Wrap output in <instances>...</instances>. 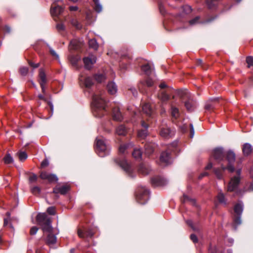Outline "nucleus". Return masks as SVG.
<instances>
[{
	"label": "nucleus",
	"instance_id": "nucleus-1",
	"mask_svg": "<svg viewBox=\"0 0 253 253\" xmlns=\"http://www.w3.org/2000/svg\"><path fill=\"white\" fill-rule=\"evenodd\" d=\"M211 157L218 163L223 161L225 159L228 162V165L225 166L222 164L223 170L227 169L230 172L234 171L233 164L235 161V154L233 151L228 150L225 152L222 147H216L212 150Z\"/></svg>",
	"mask_w": 253,
	"mask_h": 253
},
{
	"label": "nucleus",
	"instance_id": "nucleus-2",
	"mask_svg": "<svg viewBox=\"0 0 253 253\" xmlns=\"http://www.w3.org/2000/svg\"><path fill=\"white\" fill-rule=\"evenodd\" d=\"M38 224L41 226L43 232H47L48 235L45 239L46 244L53 245L56 242V237L52 234L51 220L45 213H39L36 217Z\"/></svg>",
	"mask_w": 253,
	"mask_h": 253
},
{
	"label": "nucleus",
	"instance_id": "nucleus-3",
	"mask_svg": "<svg viewBox=\"0 0 253 253\" xmlns=\"http://www.w3.org/2000/svg\"><path fill=\"white\" fill-rule=\"evenodd\" d=\"M92 99V112L95 117L101 118L106 113L105 101L100 96L93 94Z\"/></svg>",
	"mask_w": 253,
	"mask_h": 253
},
{
	"label": "nucleus",
	"instance_id": "nucleus-4",
	"mask_svg": "<svg viewBox=\"0 0 253 253\" xmlns=\"http://www.w3.org/2000/svg\"><path fill=\"white\" fill-rule=\"evenodd\" d=\"M177 94L180 97L182 102L184 103L187 110L190 112L193 111L196 107V102L188 90L186 89L179 90Z\"/></svg>",
	"mask_w": 253,
	"mask_h": 253
},
{
	"label": "nucleus",
	"instance_id": "nucleus-5",
	"mask_svg": "<svg viewBox=\"0 0 253 253\" xmlns=\"http://www.w3.org/2000/svg\"><path fill=\"white\" fill-rule=\"evenodd\" d=\"M95 150L99 156L104 157L109 154L110 147L103 139L96 138Z\"/></svg>",
	"mask_w": 253,
	"mask_h": 253
},
{
	"label": "nucleus",
	"instance_id": "nucleus-6",
	"mask_svg": "<svg viewBox=\"0 0 253 253\" xmlns=\"http://www.w3.org/2000/svg\"><path fill=\"white\" fill-rule=\"evenodd\" d=\"M135 197L138 203L145 204L149 200V191L144 187L139 186L135 192Z\"/></svg>",
	"mask_w": 253,
	"mask_h": 253
},
{
	"label": "nucleus",
	"instance_id": "nucleus-7",
	"mask_svg": "<svg viewBox=\"0 0 253 253\" xmlns=\"http://www.w3.org/2000/svg\"><path fill=\"white\" fill-rule=\"evenodd\" d=\"M234 214L233 217V226L236 230L237 226L241 224V215L243 211V205L241 203L236 204L234 208Z\"/></svg>",
	"mask_w": 253,
	"mask_h": 253
},
{
	"label": "nucleus",
	"instance_id": "nucleus-8",
	"mask_svg": "<svg viewBox=\"0 0 253 253\" xmlns=\"http://www.w3.org/2000/svg\"><path fill=\"white\" fill-rule=\"evenodd\" d=\"M113 161L114 164L121 167L130 177H133L131 167L122 156L114 158Z\"/></svg>",
	"mask_w": 253,
	"mask_h": 253
},
{
	"label": "nucleus",
	"instance_id": "nucleus-9",
	"mask_svg": "<svg viewBox=\"0 0 253 253\" xmlns=\"http://www.w3.org/2000/svg\"><path fill=\"white\" fill-rule=\"evenodd\" d=\"M159 134L165 139H169L175 134V131L167 125H161L159 127Z\"/></svg>",
	"mask_w": 253,
	"mask_h": 253
},
{
	"label": "nucleus",
	"instance_id": "nucleus-10",
	"mask_svg": "<svg viewBox=\"0 0 253 253\" xmlns=\"http://www.w3.org/2000/svg\"><path fill=\"white\" fill-rule=\"evenodd\" d=\"M217 15H215L213 16L208 17L205 20L200 21V18H201L200 16H197L193 19L190 20L189 21V23L190 25H195V24L199 23H201L204 24H208V23H211L212 21H213L215 19H216L217 18Z\"/></svg>",
	"mask_w": 253,
	"mask_h": 253
},
{
	"label": "nucleus",
	"instance_id": "nucleus-11",
	"mask_svg": "<svg viewBox=\"0 0 253 253\" xmlns=\"http://www.w3.org/2000/svg\"><path fill=\"white\" fill-rule=\"evenodd\" d=\"M39 176L42 180H47L49 183H55L58 180L56 174L50 173L45 171H41Z\"/></svg>",
	"mask_w": 253,
	"mask_h": 253
},
{
	"label": "nucleus",
	"instance_id": "nucleus-12",
	"mask_svg": "<svg viewBox=\"0 0 253 253\" xmlns=\"http://www.w3.org/2000/svg\"><path fill=\"white\" fill-rule=\"evenodd\" d=\"M77 233L79 237L85 239L92 238L94 235L93 230L90 228H79L78 229Z\"/></svg>",
	"mask_w": 253,
	"mask_h": 253
},
{
	"label": "nucleus",
	"instance_id": "nucleus-13",
	"mask_svg": "<svg viewBox=\"0 0 253 253\" xmlns=\"http://www.w3.org/2000/svg\"><path fill=\"white\" fill-rule=\"evenodd\" d=\"M240 182V177L238 176H235L232 177L228 183L227 186V190L229 192L235 191Z\"/></svg>",
	"mask_w": 253,
	"mask_h": 253
},
{
	"label": "nucleus",
	"instance_id": "nucleus-14",
	"mask_svg": "<svg viewBox=\"0 0 253 253\" xmlns=\"http://www.w3.org/2000/svg\"><path fill=\"white\" fill-rule=\"evenodd\" d=\"M96 61V57L93 55H91L88 57H85L83 58L84 68L88 70L92 69V65L95 63Z\"/></svg>",
	"mask_w": 253,
	"mask_h": 253
},
{
	"label": "nucleus",
	"instance_id": "nucleus-15",
	"mask_svg": "<svg viewBox=\"0 0 253 253\" xmlns=\"http://www.w3.org/2000/svg\"><path fill=\"white\" fill-rule=\"evenodd\" d=\"M151 183L153 187L161 186L165 185L166 183V180L160 176H155L151 178Z\"/></svg>",
	"mask_w": 253,
	"mask_h": 253
},
{
	"label": "nucleus",
	"instance_id": "nucleus-16",
	"mask_svg": "<svg viewBox=\"0 0 253 253\" xmlns=\"http://www.w3.org/2000/svg\"><path fill=\"white\" fill-rule=\"evenodd\" d=\"M70 190V187L67 185H64L61 187L55 186L53 189L52 193L56 194L55 196L57 198L58 196L57 194L60 193L62 195L66 194Z\"/></svg>",
	"mask_w": 253,
	"mask_h": 253
},
{
	"label": "nucleus",
	"instance_id": "nucleus-17",
	"mask_svg": "<svg viewBox=\"0 0 253 253\" xmlns=\"http://www.w3.org/2000/svg\"><path fill=\"white\" fill-rule=\"evenodd\" d=\"M170 153L168 151L163 152L160 156V160L165 165H168L170 163Z\"/></svg>",
	"mask_w": 253,
	"mask_h": 253
},
{
	"label": "nucleus",
	"instance_id": "nucleus-18",
	"mask_svg": "<svg viewBox=\"0 0 253 253\" xmlns=\"http://www.w3.org/2000/svg\"><path fill=\"white\" fill-rule=\"evenodd\" d=\"M40 81L39 83L42 88V92L44 94L45 92V85L47 83V79L45 73L43 71H40L39 74Z\"/></svg>",
	"mask_w": 253,
	"mask_h": 253
},
{
	"label": "nucleus",
	"instance_id": "nucleus-19",
	"mask_svg": "<svg viewBox=\"0 0 253 253\" xmlns=\"http://www.w3.org/2000/svg\"><path fill=\"white\" fill-rule=\"evenodd\" d=\"M155 147V143L147 142L144 145L145 154L147 156H150L154 152Z\"/></svg>",
	"mask_w": 253,
	"mask_h": 253
},
{
	"label": "nucleus",
	"instance_id": "nucleus-20",
	"mask_svg": "<svg viewBox=\"0 0 253 253\" xmlns=\"http://www.w3.org/2000/svg\"><path fill=\"white\" fill-rule=\"evenodd\" d=\"M154 84L153 81L150 78H147L145 82H141L138 85V88L140 91L144 93V91L143 88L145 87V84L147 86L151 87L153 86Z\"/></svg>",
	"mask_w": 253,
	"mask_h": 253
},
{
	"label": "nucleus",
	"instance_id": "nucleus-21",
	"mask_svg": "<svg viewBox=\"0 0 253 253\" xmlns=\"http://www.w3.org/2000/svg\"><path fill=\"white\" fill-rule=\"evenodd\" d=\"M151 169V168L148 165L144 163L140 164L138 167L139 172L143 175L149 174Z\"/></svg>",
	"mask_w": 253,
	"mask_h": 253
},
{
	"label": "nucleus",
	"instance_id": "nucleus-22",
	"mask_svg": "<svg viewBox=\"0 0 253 253\" xmlns=\"http://www.w3.org/2000/svg\"><path fill=\"white\" fill-rule=\"evenodd\" d=\"M112 117L114 120L116 121H122L123 116L119 108H114L112 110Z\"/></svg>",
	"mask_w": 253,
	"mask_h": 253
},
{
	"label": "nucleus",
	"instance_id": "nucleus-23",
	"mask_svg": "<svg viewBox=\"0 0 253 253\" xmlns=\"http://www.w3.org/2000/svg\"><path fill=\"white\" fill-rule=\"evenodd\" d=\"M81 47L82 43L77 40H72L70 42V50H79Z\"/></svg>",
	"mask_w": 253,
	"mask_h": 253
},
{
	"label": "nucleus",
	"instance_id": "nucleus-24",
	"mask_svg": "<svg viewBox=\"0 0 253 253\" xmlns=\"http://www.w3.org/2000/svg\"><path fill=\"white\" fill-rule=\"evenodd\" d=\"M108 92L111 94H114L117 91V86L113 82H110L107 85Z\"/></svg>",
	"mask_w": 253,
	"mask_h": 253
},
{
	"label": "nucleus",
	"instance_id": "nucleus-25",
	"mask_svg": "<svg viewBox=\"0 0 253 253\" xmlns=\"http://www.w3.org/2000/svg\"><path fill=\"white\" fill-rule=\"evenodd\" d=\"M242 151L245 156H248L253 152V149L250 144L247 143L243 145Z\"/></svg>",
	"mask_w": 253,
	"mask_h": 253
},
{
	"label": "nucleus",
	"instance_id": "nucleus-26",
	"mask_svg": "<svg viewBox=\"0 0 253 253\" xmlns=\"http://www.w3.org/2000/svg\"><path fill=\"white\" fill-rule=\"evenodd\" d=\"M165 90H160L158 94V96L159 98L162 101H167L170 98V96L167 93V91Z\"/></svg>",
	"mask_w": 253,
	"mask_h": 253
},
{
	"label": "nucleus",
	"instance_id": "nucleus-27",
	"mask_svg": "<svg viewBox=\"0 0 253 253\" xmlns=\"http://www.w3.org/2000/svg\"><path fill=\"white\" fill-rule=\"evenodd\" d=\"M63 8L60 6L57 5L55 7H52L50 12L52 16L57 17L63 12Z\"/></svg>",
	"mask_w": 253,
	"mask_h": 253
},
{
	"label": "nucleus",
	"instance_id": "nucleus-28",
	"mask_svg": "<svg viewBox=\"0 0 253 253\" xmlns=\"http://www.w3.org/2000/svg\"><path fill=\"white\" fill-rule=\"evenodd\" d=\"M142 110L147 115L150 116L153 113V110L149 103H145L142 106Z\"/></svg>",
	"mask_w": 253,
	"mask_h": 253
},
{
	"label": "nucleus",
	"instance_id": "nucleus-29",
	"mask_svg": "<svg viewBox=\"0 0 253 253\" xmlns=\"http://www.w3.org/2000/svg\"><path fill=\"white\" fill-rule=\"evenodd\" d=\"M218 0H206L208 8L211 10H214L217 5Z\"/></svg>",
	"mask_w": 253,
	"mask_h": 253
},
{
	"label": "nucleus",
	"instance_id": "nucleus-30",
	"mask_svg": "<svg viewBox=\"0 0 253 253\" xmlns=\"http://www.w3.org/2000/svg\"><path fill=\"white\" fill-rule=\"evenodd\" d=\"M69 59L74 66H77L78 62L81 60V57L79 55H71L69 56Z\"/></svg>",
	"mask_w": 253,
	"mask_h": 253
},
{
	"label": "nucleus",
	"instance_id": "nucleus-31",
	"mask_svg": "<svg viewBox=\"0 0 253 253\" xmlns=\"http://www.w3.org/2000/svg\"><path fill=\"white\" fill-rule=\"evenodd\" d=\"M116 132L119 135H125L127 133V129L124 125H121L117 127Z\"/></svg>",
	"mask_w": 253,
	"mask_h": 253
},
{
	"label": "nucleus",
	"instance_id": "nucleus-32",
	"mask_svg": "<svg viewBox=\"0 0 253 253\" xmlns=\"http://www.w3.org/2000/svg\"><path fill=\"white\" fill-rule=\"evenodd\" d=\"M93 78L98 83H101L105 80L106 77L102 74H96L93 75Z\"/></svg>",
	"mask_w": 253,
	"mask_h": 253
},
{
	"label": "nucleus",
	"instance_id": "nucleus-33",
	"mask_svg": "<svg viewBox=\"0 0 253 253\" xmlns=\"http://www.w3.org/2000/svg\"><path fill=\"white\" fill-rule=\"evenodd\" d=\"M84 86L87 88H90L93 84V79L90 77H87L84 80Z\"/></svg>",
	"mask_w": 253,
	"mask_h": 253
},
{
	"label": "nucleus",
	"instance_id": "nucleus-34",
	"mask_svg": "<svg viewBox=\"0 0 253 253\" xmlns=\"http://www.w3.org/2000/svg\"><path fill=\"white\" fill-rule=\"evenodd\" d=\"M148 130L146 128H142L138 131L137 136L141 139H145L148 135Z\"/></svg>",
	"mask_w": 253,
	"mask_h": 253
},
{
	"label": "nucleus",
	"instance_id": "nucleus-35",
	"mask_svg": "<svg viewBox=\"0 0 253 253\" xmlns=\"http://www.w3.org/2000/svg\"><path fill=\"white\" fill-rule=\"evenodd\" d=\"M216 198H217V199L218 202L220 204H223L225 205H227V203L226 202V199H225V196L223 193H222L221 192H219L217 195Z\"/></svg>",
	"mask_w": 253,
	"mask_h": 253
},
{
	"label": "nucleus",
	"instance_id": "nucleus-36",
	"mask_svg": "<svg viewBox=\"0 0 253 253\" xmlns=\"http://www.w3.org/2000/svg\"><path fill=\"white\" fill-rule=\"evenodd\" d=\"M88 44L90 48H91L95 50H97L98 44L95 39L89 40L88 41Z\"/></svg>",
	"mask_w": 253,
	"mask_h": 253
},
{
	"label": "nucleus",
	"instance_id": "nucleus-37",
	"mask_svg": "<svg viewBox=\"0 0 253 253\" xmlns=\"http://www.w3.org/2000/svg\"><path fill=\"white\" fill-rule=\"evenodd\" d=\"M225 170H223L222 168V165L221 166V168H216L214 169V172L216 175L217 178L219 179H221L222 178V172Z\"/></svg>",
	"mask_w": 253,
	"mask_h": 253
},
{
	"label": "nucleus",
	"instance_id": "nucleus-38",
	"mask_svg": "<svg viewBox=\"0 0 253 253\" xmlns=\"http://www.w3.org/2000/svg\"><path fill=\"white\" fill-rule=\"evenodd\" d=\"M142 154V151L140 149H134L132 155L134 158L138 160L141 159Z\"/></svg>",
	"mask_w": 253,
	"mask_h": 253
},
{
	"label": "nucleus",
	"instance_id": "nucleus-39",
	"mask_svg": "<svg viewBox=\"0 0 253 253\" xmlns=\"http://www.w3.org/2000/svg\"><path fill=\"white\" fill-rule=\"evenodd\" d=\"M181 201L182 203H184L185 202H189L191 203L192 205L195 204V200L194 199L189 197L188 196H187V195H186L185 194L183 195V199H182L181 200Z\"/></svg>",
	"mask_w": 253,
	"mask_h": 253
},
{
	"label": "nucleus",
	"instance_id": "nucleus-40",
	"mask_svg": "<svg viewBox=\"0 0 253 253\" xmlns=\"http://www.w3.org/2000/svg\"><path fill=\"white\" fill-rule=\"evenodd\" d=\"M171 116L175 119L178 118L179 116V111L177 108L175 107H171Z\"/></svg>",
	"mask_w": 253,
	"mask_h": 253
},
{
	"label": "nucleus",
	"instance_id": "nucleus-41",
	"mask_svg": "<svg viewBox=\"0 0 253 253\" xmlns=\"http://www.w3.org/2000/svg\"><path fill=\"white\" fill-rule=\"evenodd\" d=\"M94 3V9L97 12H100L102 10V6L99 3V0H92Z\"/></svg>",
	"mask_w": 253,
	"mask_h": 253
},
{
	"label": "nucleus",
	"instance_id": "nucleus-42",
	"mask_svg": "<svg viewBox=\"0 0 253 253\" xmlns=\"http://www.w3.org/2000/svg\"><path fill=\"white\" fill-rule=\"evenodd\" d=\"M4 162L6 164H11L13 159L9 154H7L3 158Z\"/></svg>",
	"mask_w": 253,
	"mask_h": 253
},
{
	"label": "nucleus",
	"instance_id": "nucleus-43",
	"mask_svg": "<svg viewBox=\"0 0 253 253\" xmlns=\"http://www.w3.org/2000/svg\"><path fill=\"white\" fill-rule=\"evenodd\" d=\"M20 161H24L27 159L28 156L25 152H20L17 153Z\"/></svg>",
	"mask_w": 253,
	"mask_h": 253
},
{
	"label": "nucleus",
	"instance_id": "nucleus-44",
	"mask_svg": "<svg viewBox=\"0 0 253 253\" xmlns=\"http://www.w3.org/2000/svg\"><path fill=\"white\" fill-rule=\"evenodd\" d=\"M141 69L147 75L151 73V67L148 64L142 66Z\"/></svg>",
	"mask_w": 253,
	"mask_h": 253
},
{
	"label": "nucleus",
	"instance_id": "nucleus-45",
	"mask_svg": "<svg viewBox=\"0 0 253 253\" xmlns=\"http://www.w3.org/2000/svg\"><path fill=\"white\" fill-rule=\"evenodd\" d=\"M38 178V177L36 174L31 173L29 178V183L31 184L32 183L36 182L37 181Z\"/></svg>",
	"mask_w": 253,
	"mask_h": 253
},
{
	"label": "nucleus",
	"instance_id": "nucleus-46",
	"mask_svg": "<svg viewBox=\"0 0 253 253\" xmlns=\"http://www.w3.org/2000/svg\"><path fill=\"white\" fill-rule=\"evenodd\" d=\"M32 193L35 195H39L41 193V188L38 186H34L31 189Z\"/></svg>",
	"mask_w": 253,
	"mask_h": 253
},
{
	"label": "nucleus",
	"instance_id": "nucleus-47",
	"mask_svg": "<svg viewBox=\"0 0 253 253\" xmlns=\"http://www.w3.org/2000/svg\"><path fill=\"white\" fill-rule=\"evenodd\" d=\"M28 68L26 67H22L19 69V73L23 76H26L28 73Z\"/></svg>",
	"mask_w": 253,
	"mask_h": 253
},
{
	"label": "nucleus",
	"instance_id": "nucleus-48",
	"mask_svg": "<svg viewBox=\"0 0 253 253\" xmlns=\"http://www.w3.org/2000/svg\"><path fill=\"white\" fill-rule=\"evenodd\" d=\"M196 64L198 66H201L204 70H206L208 69V66L204 64L203 62V61L200 59H199L196 61Z\"/></svg>",
	"mask_w": 253,
	"mask_h": 253
},
{
	"label": "nucleus",
	"instance_id": "nucleus-49",
	"mask_svg": "<svg viewBox=\"0 0 253 253\" xmlns=\"http://www.w3.org/2000/svg\"><path fill=\"white\" fill-rule=\"evenodd\" d=\"M214 105L212 103H208L205 105V108L207 111H211L213 110Z\"/></svg>",
	"mask_w": 253,
	"mask_h": 253
},
{
	"label": "nucleus",
	"instance_id": "nucleus-50",
	"mask_svg": "<svg viewBox=\"0 0 253 253\" xmlns=\"http://www.w3.org/2000/svg\"><path fill=\"white\" fill-rule=\"evenodd\" d=\"M246 62L248 63L249 67H250V66H253V57H247L246 58Z\"/></svg>",
	"mask_w": 253,
	"mask_h": 253
},
{
	"label": "nucleus",
	"instance_id": "nucleus-51",
	"mask_svg": "<svg viewBox=\"0 0 253 253\" xmlns=\"http://www.w3.org/2000/svg\"><path fill=\"white\" fill-rule=\"evenodd\" d=\"M47 212L50 215H54L55 214V209L53 207H50L47 209Z\"/></svg>",
	"mask_w": 253,
	"mask_h": 253
},
{
	"label": "nucleus",
	"instance_id": "nucleus-52",
	"mask_svg": "<svg viewBox=\"0 0 253 253\" xmlns=\"http://www.w3.org/2000/svg\"><path fill=\"white\" fill-rule=\"evenodd\" d=\"M183 11L186 14H188V13H190L192 11L191 7L190 6H189V5L184 6L183 7Z\"/></svg>",
	"mask_w": 253,
	"mask_h": 253
},
{
	"label": "nucleus",
	"instance_id": "nucleus-53",
	"mask_svg": "<svg viewBox=\"0 0 253 253\" xmlns=\"http://www.w3.org/2000/svg\"><path fill=\"white\" fill-rule=\"evenodd\" d=\"M159 8L161 13L164 15L166 13V11L164 5L162 3H159Z\"/></svg>",
	"mask_w": 253,
	"mask_h": 253
},
{
	"label": "nucleus",
	"instance_id": "nucleus-54",
	"mask_svg": "<svg viewBox=\"0 0 253 253\" xmlns=\"http://www.w3.org/2000/svg\"><path fill=\"white\" fill-rule=\"evenodd\" d=\"M56 29L59 32H61L64 30L65 27L62 23H58L56 25Z\"/></svg>",
	"mask_w": 253,
	"mask_h": 253
},
{
	"label": "nucleus",
	"instance_id": "nucleus-55",
	"mask_svg": "<svg viewBox=\"0 0 253 253\" xmlns=\"http://www.w3.org/2000/svg\"><path fill=\"white\" fill-rule=\"evenodd\" d=\"M38 228L36 226H33L31 229H30V234L31 235H35L38 230Z\"/></svg>",
	"mask_w": 253,
	"mask_h": 253
},
{
	"label": "nucleus",
	"instance_id": "nucleus-56",
	"mask_svg": "<svg viewBox=\"0 0 253 253\" xmlns=\"http://www.w3.org/2000/svg\"><path fill=\"white\" fill-rule=\"evenodd\" d=\"M49 165V163H48V161L47 159H44L42 163H41V168H44L45 167H46L47 166H48V165Z\"/></svg>",
	"mask_w": 253,
	"mask_h": 253
},
{
	"label": "nucleus",
	"instance_id": "nucleus-57",
	"mask_svg": "<svg viewBox=\"0 0 253 253\" xmlns=\"http://www.w3.org/2000/svg\"><path fill=\"white\" fill-rule=\"evenodd\" d=\"M2 30L5 33L9 34L11 32V28L8 25H5L3 27Z\"/></svg>",
	"mask_w": 253,
	"mask_h": 253
},
{
	"label": "nucleus",
	"instance_id": "nucleus-58",
	"mask_svg": "<svg viewBox=\"0 0 253 253\" xmlns=\"http://www.w3.org/2000/svg\"><path fill=\"white\" fill-rule=\"evenodd\" d=\"M126 149V147L125 145H121L119 148V153L123 154L125 153Z\"/></svg>",
	"mask_w": 253,
	"mask_h": 253
},
{
	"label": "nucleus",
	"instance_id": "nucleus-59",
	"mask_svg": "<svg viewBox=\"0 0 253 253\" xmlns=\"http://www.w3.org/2000/svg\"><path fill=\"white\" fill-rule=\"evenodd\" d=\"M209 253H217V250L215 247H212L211 245L209 248Z\"/></svg>",
	"mask_w": 253,
	"mask_h": 253
},
{
	"label": "nucleus",
	"instance_id": "nucleus-60",
	"mask_svg": "<svg viewBox=\"0 0 253 253\" xmlns=\"http://www.w3.org/2000/svg\"><path fill=\"white\" fill-rule=\"evenodd\" d=\"M194 134V129L192 124H190V137L193 138Z\"/></svg>",
	"mask_w": 253,
	"mask_h": 253
},
{
	"label": "nucleus",
	"instance_id": "nucleus-61",
	"mask_svg": "<svg viewBox=\"0 0 253 253\" xmlns=\"http://www.w3.org/2000/svg\"><path fill=\"white\" fill-rule=\"evenodd\" d=\"M28 64L31 67H33L34 68H37L39 67L40 66L39 63L35 64L31 60H28Z\"/></svg>",
	"mask_w": 253,
	"mask_h": 253
},
{
	"label": "nucleus",
	"instance_id": "nucleus-62",
	"mask_svg": "<svg viewBox=\"0 0 253 253\" xmlns=\"http://www.w3.org/2000/svg\"><path fill=\"white\" fill-rule=\"evenodd\" d=\"M190 239L194 243H197L198 241V239L196 235L194 234H192L190 235Z\"/></svg>",
	"mask_w": 253,
	"mask_h": 253
},
{
	"label": "nucleus",
	"instance_id": "nucleus-63",
	"mask_svg": "<svg viewBox=\"0 0 253 253\" xmlns=\"http://www.w3.org/2000/svg\"><path fill=\"white\" fill-rule=\"evenodd\" d=\"M49 52L52 56L56 57V58L58 57V55L57 54L56 52L52 48H49Z\"/></svg>",
	"mask_w": 253,
	"mask_h": 253
},
{
	"label": "nucleus",
	"instance_id": "nucleus-64",
	"mask_svg": "<svg viewBox=\"0 0 253 253\" xmlns=\"http://www.w3.org/2000/svg\"><path fill=\"white\" fill-rule=\"evenodd\" d=\"M72 24L73 26L76 27L77 28H80V24L79 23V22L77 21H76L75 20H72Z\"/></svg>",
	"mask_w": 253,
	"mask_h": 253
}]
</instances>
